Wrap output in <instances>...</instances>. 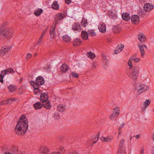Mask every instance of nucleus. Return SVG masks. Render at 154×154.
<instances>
[{"label":"nucleus","instance_id":"1","mask_svg":"<svg viewBox=\"0 0 154 154\" xmlns=\"http://www.w3.org/2000/svg\"><path fill=\"white\" fill-rule=\"evenodd\" d=\"M28 121L24 115H22L16 125L15 131L19 135H23L26 132L28 128Z\"/></svg>","mask_w":154,"mask_h":154},{"label":"nucleus","instance_id":"2","mask_svg":"<svg viewBox=\"0 0 154 154\" xmlns=\"http://www.w3.org/2000/svg\"><path fill=\"white\" fill-rule=\"evenodd\" d=\"M31 85L33 86H38L43 85L45 83V81L43 78L41 76L37 77L35 81H32L30 82Z\"/></svg>","mask_w":154,"mask_h":154},{"label":"nucleus","instance_id":"3","mask_svg":"<svg viewBox=\"0 0 154 154\" xmlns=\"http://www.w3.org/2000/svg\"><path fill=\"white\" fill-rule=\"evenodd\" d=\"M15 71L12 68H8L2 71L0 73V82L3 83V78L6 74L8 73H14Z\"/></svg>","mask_w":154,"mask_h":154},{"label":"nucleus","instance_id":"4","mask_svg":"<svg viewBox=\"0 0 154 154\" xmlns=\"http://www.w3.org/2000/svg\"><path fill=\"white\" fill-rule=\"evenodd\" d=\"M12 33L13 29H12L0 28V35L2 34L4 36L6 37L11 35Z\"/></svg>","mask_w":154,"mask_h":154},{"label":"nucleus","instance_id":"5","mask_svg":"<svg viewBox=\"0 0 154 154\" xmlns=\"http://www.w3.org/2000/svg\"><path fill=\"white\" fill-rule=\"evenodd\" d=\"M120 112V109L119 107L114 108L112 111V113L110 116V118L113 119L115 117L119 116Z\"/></svg>","mask_w":154,"mask_h":154},{"label":"nucleus","instance_id":"6","mask_svg":"<svg viewBox=\"0 0 154 154\" xmlns=\"http://www.w3.org/2000/svg\"><path fill=\"white\" fill-rule=\"evenodd\" d=\"M138 67H134L133 69V71H132L131 75H129L130 77L133 80H136L138 76Z\"/></svg>","mask_w":154,"mask_h":154},{"label":"nucleus","instance_id":"7","mask_svg":"<svg viewBox=\"0 0 154 154\" xmlns=\"http://www.w3.org/2000/svg\"><path fill=\"white\" fill-rule=\"evenodd\" d=\"M125 142L124 139H122L120 142L119 145V148L117 154H126L125 149L123 147V144Z\"/></svg>","mask_w":154,"mask_h":154},{"label":"nucleus","instance_id":"8","mask_svg":"<svg viewBox=\"0 0 154 154\" xmlns=\"http://www.w3.org/2000/svg\"><path fill=\"white\" fill-rule=\"evenodd\" d=\"M131 22L134 24H137L140 21L139 16L137 15H133L131 17Z\"/></svg>","mask_w":154,"mask_h":154},{"label":"nucleus","instance_id":"9","mask_svg":"<svg viewBox=\"0 0 154 154\" xmlns=\"http://www.w3.org/2000/svg\"><path fill=\"white\" fill-rule=\"evenodd\" d=\"M149 89L148 87L146 85H140L139 86V89L138 91L137 94L139 95Z\"/></svg>","mask_w":154,"mask_h":154},{"label":"nucleus","instance_id":"10","mask_svg":"<svg viewBox=\"0 0 154 154\" xmlns=\"http://www.w3.org/2000/svg\"><path fill=\"white\" fill-rule=\"evenodd\" d=\"M102 60L103 61V66L104 68H106L108 66L107 63L108 60L106 56L103 53L101 54Z\"/></svg>","mask_w":154,"mask_h":154},{"label":"nucleus","instance_id":"11","mask_svg":"<svg viewBox=\"0 0 154 154\" xmlns=\"http://www.w3.org/2000/svg\"><path fill=\"white\" fill-rule=\"evenodd\" d=\"M64 17V15L62 14L61 13L57 14L56 17H54L55 23V24H58L59 21L60 20L63 19Z\"/></svg>","mask_w":154,"mask_h":154},{"label":"nucleus","instance_id":"12","mask_svg":"<svg viewBox=\"0 0 154 154\" xmlns=\"http://www.w3.org/2000/svg\"><path fill=\"white\" fill-rule=\"evenodd\" d=\"M153 8L152 5L150 3L145 4L143 7V9L146 12H149Z\"/></svg>","mask_w":154,"mask_h":154},{"label":"nucleus","instance_id":"13","mask_svg":"<svg viewBox=\"0 0 154 154\" xmlns=\"http://www.w3.org/2000/svg\"><path fill=\"white\" fill-rule=\"evenodd\" d=\"M11 49V47L10 46L2 47L0 51V54L2 56L4 55L5 53Z\"/></svg>","mask_w":154,"mask_h":154},{"label":"nucleus","instance_id":"14","mask_svg":"<svg viewBox=\"0 0 154 154\" xmlns=\"http://www.w3.org/2000/svg\"><path fill=\"white\" fill-rule=\"evenodd\" d=\"M113 139L112 137L109 136L108 137H100V139L103 142H111Z\"/></svg>","mask_w":154,"mask_h":154},{"label":"nucleus","instance_id":"15","mask_svg":"<svg viewBox=\"0 0 154 154\" xmlns=\"http://www.w3.org/2000/svg\"><path fill=\"white\" fill-rule=\"evenodd\" d=\"M48 98V97L46 94L45 93H42L40 96V100L42 103L45 102L47 101Z\"/></svg>","mask_w":154,"mask_h":154},{"label":"nucleus","instance_id":"16","mask_svg":"<svg viewBox=\"0 0 154 154\" xmlns=\"http://www.w3.org/2000/svg\"><path fill=\"white\" fill-rule=\"evenodd\" d=\"M72 28L74 31L79 32L81 30V26L79 24L75 23L72 25Z\"/></svg>","mask_w":154,"mask_h":154},{"label":"nucleus","instance_id":"17","mask_svg":"<svg viewBox=\"0 0 154 154\" xmlns=\"http://www.w3.org/2000/svg\"><path fill=\"white\" fill-rule=\"evenodd\" d=\"M57 110L60 112H64L66 109V106L65 105L60 104L57 106Z\"/></svg>","mask_w":154,"mask_h":154},{"label":"nucleus","instance_id":"18","mask_svg":"<svg viewBox=\"0 0 154 154\" xmlns=\"http://www.w3.org/2000/svg\"><path fill=\"white\" fill-rule=\"evenodd\" d=\"M108 15L110 18L114 19L117 17L116 14L112 10H109L108 11Z\"/></svg>","mask_w":154,"mask_h":154},{"label":"nucleus","instance_id":"19","mask_svg":"<svg viewBox=\"0 0 154 154\" xmlns=\"http://www.w3.org/2000/svg\"><path fill=\"white\" fill-rule=\"evenodd\" d=\"M99 31L102 32H104L106 30V26L104 23L100 24L98 27Z\"/></svg>","mask_w":154,"mask_h":154},{"label":"nucleus","instance_id":"20","mask_svg":"<svg viewBox=\"0 0 154 154\" xmlns=\"http://www.w3.org/2000/svg\"><path fill=\"white\" fill-rule=\"evenodd\" d=\"M124 47V45L123 44H121L120 45H118L116 49L115 50V54H118L121 51Z\"/></svg>","mask_w":154,"mask_h":154},{"label":"nucleus","instance_id":"21","mask_svg":"<svg viewBox=\"0 0 154 154\" xmlns=\"http://www.w3.org/2000/svg\"><path fill=\"white\" fill-rule=\"evenodd\" d=\"M48 148L46 146H42L40 148V151L42 154H46L48 152Z\"/></svg>","mask_w":154,"mask_h":154},{"label":"nucleus","instance_id":"22","mask_svg":"<svg viewBox=\"0 0 154 154\" xmlns=\"http://www.w3.org/2000/svg\"><path fill=\"white\" fill-rule=\"evenodd\" d=\"M122 19L125 21H128L130 19V16L128 13H123L122 15Z\"/></svg>","mask_w":154,"mask_h":154},{"label":"nucleus","instance_id":"23","mask_svg":"<svg viewBox=\"0 0 154 154\" xmlns=\"http://www.w3.org/2000/svg\"><path fill=\"white\" fill-rule=\"evenodd\" d=\"M45 102V103H43L42 104V106L47 109H50L51 106V103L49 101Z\"/></svg>","mask_w":154,"mask_h":154},{"label":"nucleus","instance_id":"24","mask_svg":"<svg viewBox=\"0 0 154 154\" xmlns=\"http://www.w3.org/2000/svg\"><path fill=\"white\" fill-rule=\"evenodd\" d=\"M60 69L62 73H65L68 70V67L66 64H63L61 66Z\"/></svg>","mask_w":154,"mask_h":154},{"label":"nucleus","instance_id":"25","mask_svg":"<svg viewBox=\"0 0 154 154\" xmlns=\"http://www.w3.org/2000/svg\"><path fill=\"white\" fill-rule=\"evenodd\" d=\"M150 103V101L149 100H146L144 102V106L142 107V110L143 111L145 110V109L148 107V106Z\"/></svg>","mask_w":154,"mask_h":154},{"label":"nucleus","instance_id":"26","mask_svg":"<svg viewBox=\"0 0 154 154\" xmlns=\"http://www.w3.org/2000/svg\"><path fill=\"white\" fill-rule=\"evenodd\" d=\"M146 12L145 11L144 9H139L138 11L137 14L140 16L142 17H144Z\"/></svg>","mask_w":154,"mask_h":154},{"label":"nucleus","instance_id":"27","mask_svg":"<svg viewBox=\"0 0 154 154\" xmlns=\"http://www.w3.org/2000/svg\"><path fill=\"white\" fill-rule=\"evenodd\" d=\"M81 36L82 38L85 40L88 38V33L85 31H82L81 32Z\"/></svg>","mask_w":154,"mask_h":154},{"label":"nucleus","instance_id":"28","mask_svg":"<svg viewBox=\"0 0 154 154\" xmlns=\"http://www.w3.org/2000/svg\"><path fill=\"white\" fill-rule=\"evenodd\" d=\"M146 38V36L143 34H140L138 35V39L141 43H143Z\"/></svg>","mask_w":154,"mask_h":154},{"label":"nucleus","instance_id":"29","mask_svg":"<svg viewBox=\"0 0 154 154\" xmlns=\"http://www.w3.org/2000/svg\"><path fill=\"white\" fill-rule=\"evenodd\" d=\"M73 45L74 46H76L79 45L82 43L80 39L76 38L72 42Z\"/></svg>","mask_w":154,"mask_h":154},{"label":"nucleus","instance_id":"30","mask_svg":"<svg viewBox=\"0 0 154 154\" xmlns=\"http://www.w3.org/2000/svg\"><path fill=\"white\" fill-rule=\"evenodd\" d=\"M57 1H54L51 5L52 8L54 10H57L59 9V5L57 4Z\"/></svg>","mask_w":154,"mask_h":154},{"label":"nucleus","instance_id":"31","mask_svg":"<svg viewBox=\"0 0 154 154\" xmlns=\"http://www.w3.org/2000/svg\"><path fill=\"white\" fill-rule=\"evenodd\" d=\"M63 40L66 42H70L71 39L70 37L67 35H65L63 36Z\"/></svg>","mask_w":154,"mask_h":154},{"label":"nucleus","instance_id":"32","mask_svg":"<svg viewBox=\"0 0 154 154\" xmlns=\"http://www.w3.org/2000/svg\"><path fill=\"white\" fill-rule=\"evenodd\" d=\"M33 106L35 109H39L42 107V103L40 102H38L34 104Z\"/></svg>","mask_w":154,"mask_h":154},{"label":"nucleus","instance_id":"33","mask_svg":"<svg viewBox=\"0 0 154 154\" xmlns=\"http://www.w3.org/2000/svg\"><path fill=\"white\" fill-rule=\"evenodd\" d=\"M43 10L42 9H38L34 12V14L36 16H39L42 13Z\"/></svg>","mask_w":154,"mask_h":154},{"label":"nucleus","instance_id":"34","mask_svg":"<svg viewBox=\"0 0 154 154\" xmlns=\"http://www.w3.org/2000/svg\"><path fill=\"white\" fill-rule=\"evenodd\" d=\"M139 48L140 51V52L141 53V56L142 57L145 53L144 48H143V45H140L138 46Z\"/></svg>","mask_w":154,"mask_h":154},{"label":"nucleus","instance_id":"35","mask_svg":"<svg viewBox=\"0 0 154 154\" xmlns=\"http://www.w3.org/2000/svg\"><path fill=\"white\" fill-rule=\"evenodd\" d=\"M121 30V28L119 26H115L113 28V31L115 33H119Z\"/></svg>","mask_w":154,"mask_h":154},{"label":"nucleus","instance_id":"36","mask_svg":"<svg viewBox=\"0 0 154 154\" xmlns=\"http://www.w3.org/2000/svg\"><path fill=\"white\" fill-rule=\"evenodd\" d=\"M8 87L9 90L11 92H13L15 91L16 89L15 86L13 85H11L8 86Z\"/></svg>","mask_w":154,"mask_h":154},{"label":"nucleus","instance_id":"37","mask_svg":"<svg viewBox=\"0 0 154 154\" xmlns=\"http://www.w3.org/2000/svg\"><path fill=\"white\" fill-rule=\"evenodd\" d=\"M88 24L87 20L85 18H83L82 21V25L84 27H85L88 25Z\"/></svg>","mask_w":154,"mask_h":154},{"label":"nucleus","instance_id":"38","mask_svg":"<svg viewBox=\"0 0 154 154\" xmlns=\"http://www.w3.org/2000/svg\"><path fill=\"white\" fill-rule=\"evenodd\" d=\"M46 30H45V31L41 35L38 41V44H39L42 42V39L43 38V37L44 36L46 33Z\"/></svg>","mask_w":154,"mask_h":154},{"label":"nucleus","instance_id":"39","mask_svg":"<svg viewBox=\"0 0 154 154\" xmlns=\"http://www.w3.org/2000/svg\"><path fill=\"white\" fill-rule=\"evenodd\" d=\"M34 88L33 91L34 93L35 94H39V92L40 91L39 89L38 88V86H33Z\"/></svg>","mask_w":154,"mask_h":154},{"label":"nucleus","instance_id":"40","mask_svg":"<svg viewBox=\"0 0 154 154\" xmlns=\"http://www.w3.org/2000/svg\"><path fill=\"white\" fill-rule=\"evenodd\" d=\"M53 116L56 120H58L60 119L59 113L57 112H55L53 115Z\"/></svg>","mask_w":154,"mask_h":154},{"label":"nucleus","instance_id":"41","mask_svg":"<svg viewBox=\"0 0 154 154\" xmlns=\"http://www.w3.org/2000/svg\"><path fill=\"white\" fill-rule=\"evenodd\" d=\"M88 56L91 59H93L95 57L94 54L91 52H90L88 53Z\"/></svg>","mask_w":154,"mask_h":154},{"label":"nucleus","instance_id":"42","mask_svg":"<svg viewBox=\"0 0 154 154\" xmlns=\"http://www.w3.org/2000/svg\"><path fill=\"white\" fill-rule=\"evenodd\" d=\"M130 59H132L135 63H137L139 62L140 60L139 58H134L133 56H131L130 57Z\"/></svg>","mask_w":154,"mask_h":154},{"label":"nucleus","instance_id":"43","mask_svg":"<svg viewBox=\"0 0 154 154\" xmlns=\"http://www.w3.org/2000/svg\"><path fill=\"white\" fill-rule=\"evenodd\" d=\"M88 34L89 35H90L92 36H94L96 35V34L94 30H89L88 32Z\"/></svg>","mask_w":154,"mask_h":154},{"label":"nucleus","instance_id":"44","mask_svg":"<svg viewBox=\"0 0 154 154\" xmlns=\"http://www.w3.org/2000/svg\"><path fill=\"white\" fill-rule=\"evenodd\" d=\"M132 60L130 59V58H129V60L128 62V65L129 66V68L131 69L132 68V62L131 60Z\"/></svg>","mask_w":154,"mask_h":154},{"label":"nucleus","instance_id":"45","mask_svg":"<svg viewBox=\"0 0 154 154\" xmlns=\"http://www.w3.org/2000/svg\"><path fill=\"white\" fill-rule=\"evenodd\" d=\"M56 24H54L51 26L50 29V32H55V27Z\"/></svg>","mask_w":154,"mask_h":154},{"label":"nucleus","instance_id":"46","mask_svg":"<svg viewBox=\"0 0 154 154\" xmlns=\"http://www.w3.org/2000/svg\"><path fill=\"white\" fill-rule=\"evenodd\" d=\"M15 98H11L10 99H8L7 100V103L8 104H11L12 102H14L15 100Z\"/></svg>","mask_w":154,"mask_h":154},{"label":"nucleus","instance_id":"47","mask_svg":"<svg viewBox=\"0 0 154 154\" xmlns=\"http://www.w3.org/2000/svg\"><path fill=\"white\" fill-rule=\"evenodd\" d=\"M71 76L74 78H78L79 76V75L76 73L74 72H72L71 73Z\"/></svg>","mask_w":154,"mask_h":154},{"label":"nucleus","instance_id":"48","mask_svg":"<svg viewBox=\"0 0 154 154\" xmlns=\"http://www.w3.org/2000/svg\"><path fill=\"white\" fill-rule=\"evenodd\" d=\"M50 34L51 37L54 38L55 37V32H50Z\"/></svg>","mask_w":154,"mask_h":154},{"label":"nucleus","instance_id":"49","mask_svg":"<svg viewBox=\"0 0 154 154\" xmlns=\"http://www.w3.org/2000/svg\"><path fill=\"white\" fill-rule=\"evenodd\" d=\"M12 151H13V154H17V153H18V152H19V151L16 150V148H12Z\"/></svg>","mask_w":154,"mask_h":154},{"label":"nucleus","instance_id":"50","mask_svg":"<svg viewBox=\"0 0 154 154\" xmlns=\"http://www.w3.org/2000/svg\"><path fill=\"white\" fill-rule=\"evenodd\" d=\"M99 132H98V134H97V137H96V138H95V140H95V141H93V144H94V143H96L97 142V140H98V137H99Z\"/></svg>","mask_w":154,"mask_h":154},{"label":"nucleus","instance_id":"51","mask_svg":"<svg viewBox=\"0 0 154 154\" xmlns=\"http://www.w3.org/2000/svg\"><path fill=\"white\" fill-rule=\"evenodd\" d=\"M32 56V55L31 54L28 53L27 54L26 58L29 59Z\"/></svg>","mask_w":154,"mask_h":154},{"label":"nucleus","instance_id":"52","mask_svg":"<svg viewBox=\"0 0 154 154\" xmlns=\"http://www.w3.org/2000/svg\"><path fill=\"white\" fill-rule=\"evenodd\" d=\"M125 125V123H123L122 124L120 125L118 128L119 130L120 131L122 128H123Z\"/></svg>","mask_w":154,"mask_h":154},{"label":"nucleus","instance_id":"53","mask_svg":"<svg viewBox=\"0 0 154 154\" xmlns=\"http://www.w3.org/2000/svg\"><path fill=\"white\" fill-rule=\"evenodd\" d=\"M144 152V148L142 147L140 150V154H143Z\"/></svg>","mask_w":154,"mask_h":154},{"label":"nucleus","instance_id":"54","mask_svg":"<svg viewBox=\"0 0 154 154\" xmlns=\"http://www.w3.org/2000/svg\"><path fill=\"white\" fill-rule=\"evenodd\" d=\"M134 137H135L136 138V139H138L140 137V135L138 134L136 136H134Z\"/></svg>","mask_w":154,"mask_h":154},{"label":"nucleus","instance_id":"55","mask_svg":"<svg viewBox=\"0 0 154 154\" xmlns=\"http://www.w3.org/2000/svg\"><path fill=\"white\" fill-rule=\"evenodd\" d=\"M66 3L69 4L71 2V0H65Z\"/></svg>","mask_w":154,"mask_h":154},{"label":"nucleus","instance_id":"56","mask_svg":"<svg viewBox=\"0 0 154 154\" xmlns=\"http://www.w3.org/2000/svg\"><path fill=\"white\" fill-rule=\"evenodd\" d=\"M69 154H78V153L76 152H70Z\"/></svg>","mask_w":154,"mask_h":154},{"label":"nucleus","instance_id":"57","mask_svg":"<svg viewBox=\"0 0 154 154\" xmlns=\"http://www.w3.org/2000/svg\"><path fill=\"white\" fill-rule=\"evenodd\" d=\"M137 56V53H135L134 55L132 56H133L134 58H136Z\"/></svg>","mask_w":154,"mask_h":154},{"label":"nucleus","instance_id":"58","mask_svg":"<svg viewBox=\"0 0 154 154\" xmlns=\"http://www.w3.org/2000/svg\"><path fill=\"white\" fill-rule=\"evenodd\" d=\"M143 45V48L144 47L146 49H147V46H146V45Z\"/></svg>","mask_w":154,"mask_h":154},{"label":"nucleus","instance_id":"59","mask_svg":"<svg viewBox=\"0 0 154 154\" xmlns=\"http://www.w3.org/2000/svg\"><path fill=\"white\" fill-rule=\"evenodd\" d=\"M4 154H11L9 152H6L5 153H4Z\"/></svg>","mask_w":154,"mask_h":154},{"label":"nucleus","instance_id":"60","mask_svg":"<svg viewBox=\"0 0 154 154\" xmlns=\"http://www.w3.org/2000/svg\"><path fill=\"white\" fill-rule=\"evenodd\" d=\"M37 55V53H35V54H34V57L36 56Z\"/></svg>","mask_w":154,"mask_h":154},{"label":"nucleus","instance_id":"61","mask_svg":"<svg viewBox=\"0 0 154 154\" xmlns=\"http://www.w3.org/2000/svg\"><path fill=\"white\" fill-rule=\"evenodd\" d=\"M118 134H119V135H120V134H121V132H119V133H118Z\"/></svg>","mask_w":154,"mask_h":154},{"label":"nucleus","instance_id":"62","mask_svg":"<svg viewBox=\"0 0 154 154\" xmlns=\"http://www.w3.org/2000/svg\"><path fill=\"white\" fill-rule=\"evenodd\" d=\"M132 137H131L130 138V140H131L132 139Z\"/></svg>","mask_w":154,"mask_h":154}]
</instances>
